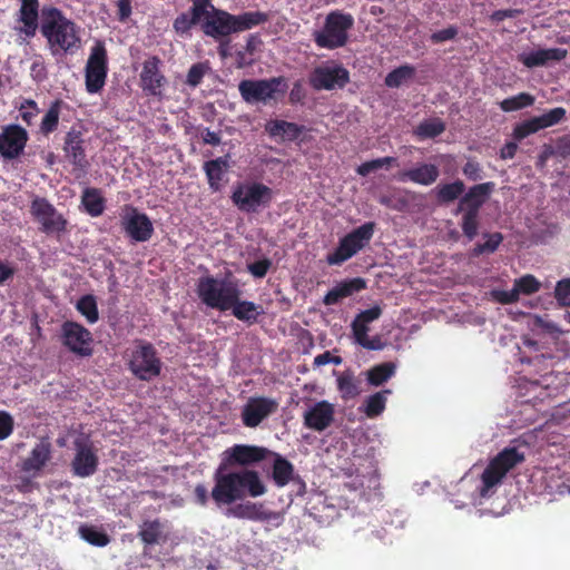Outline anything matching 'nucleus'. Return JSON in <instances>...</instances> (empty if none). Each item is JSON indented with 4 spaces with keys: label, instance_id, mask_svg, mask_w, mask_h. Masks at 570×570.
Instances as JSON below:
<instances>
[{
    "label": "nucleus",
    "instance_id": "nucleus-11",
    "mask_svg": "<svg viewBox=\"0 0 570 570\" xmlns=\"http://www.w3.org/2000/svg\"><path fill=\"white\" fill-rule=\"evenodd\" d=\"M107 73V49L102 40H97L90 48L85 67V85L87 92L90 95L98 94L106 83Z\"/></svg>",
    "mask_w": 570,
    "mask_h": 570
},
{
    "label": "nucleus",
    "instance_id": "nucleus-10",
    "mask_svg": "<svg viewBox=\"0 0 570 570\" xmlns=\"http://www.w3.org/2000/svg\"><path fill=\"white\" fill-rule=\"evenodd\" d=\"M307 80L311 88L316 91L343 89L350 82V71L343 63L328 60L314 67Z\"/></svg>",
    "mask_w": 570,
    "mask_h": 570
},
{
    "label": "nucleus",
    "instance_id": "nucleus-7",
    "mask_svg": "<svg viewBox=\"0 0 570 570\" xmlns=\"http://www.w3.org/2000/svg\"><path fill=\"white\" fill-rule=\"evenodd\" d=\"M375 229V223L368 222L353 228L340 239L338 246L326 256L330 266H341L352 258L358 250L365 248L371 242Z\"/></svg>",
    "mask_w": 570,
    "mask_h": 570
},
{
    "label": "nucleus",
    "instance_id": "nucleus-51",
    "mask_svg": "<svg viewBox=\"0 0 570 570\" xmlns=\"http://www.w3.org/2000/svg\"><path fill=\"white\" fill-rule=\"evenodd\" d=\"M18 110L21 121L28 126H32L35 124L40 112L37 101L32 99L21 102Z\"/></svg>",
    "mask_w": 570,
    "mask_h": 570
},
{
    "label": "nucleus",
    "instance_id": "nucleus-3",
    "mask_svg": "<svg viewBox=\"0 0 570 570\" xmlns=\"http://www.w3.org/2000/svg\"><path fill=\"white\" fill-rule=\"evenodd\" d=\"M39 29L53 55L59 51L72 55L80 48V27L55 6L41 8Z\"/></svg>",
    "mask_w": 570,
    "mask_h": 570
},
{
    "label": "nucleus",
    "instance_id": "nucleus-59",
    "mask_svg": "<svg viewBox=\"0 0 570 570\" xmlns=\"http://www.w3.org/2000/svg\"><path fill=\"white\" fill-rule=\"evenodd\" d=\"M519 296L520 295L518 293V289H515L514 287L509 291H505V289L494 291L495 299L499 303L504 304V305L518 302Z\"/></svg>",
    "mask_w": 570,
    "mask_h": 570
},
{
    "label": "nucleus",
    "instance_id": "nucleus-44",
    "mask_svg": "<svg viewBox=\"0 0 570 570\" xmlns=\"http://www.w3.org/2000/svg\"><path fill=\"white\" fill-rule=\"evenodd\" d=\"M395 373V365L392 362L381 363L367 372V381L373 386L384 384Z\"/></svg>",
    "mask_w": 570,
    "mask_h": 570
},
{
    "label": "nucleus",
    "instance_id": "nucleus-21",
    "mask_svg": "<svg viewBox=\"0 0 570 570\" xmlns=\"http://www.w3.org/2000/svg\"><path fill=\"white\" fill-rule=\"evenodd\" d=\"M76 455L72 460L73 474L79 478H88L98 470L99 458L92 445L83 440L75 442Z\"/></svg>",
    "mask_w": 570,
    "mask_h": 570
},
{
    "label": "nucleus",
    "instance_id": "nucleus-61",
    "mask_svg": "<svg viewBox=\"0 0 570 570\" xmlns=\"http://www.w3.org/2000/svg\"><path fill=\"white\" fill-rule=\"evenodd\" d=\"M462 171L464 176L472 181H478L482 178L481 167L479 163L468 161L464 164Z\"/></svg>",
    "mask_w": 570,
    "mask_h": 570
},
{
    "label": "nucleus",
    "instance_id": "nucleus-60",
    "mask_svg": "<svg viewBox=\"0 0 570 570\" xmlns=\"http://www.w3.org/2000/svg\"><path fill=\"white\" fill-rule=\"evenodd\" d=\"M553 151L556 156L561 157L563 159L570 157V137L563 136L558 139L554 144Z\"/></svg>",
    "mask_w": 570,
    "mask_h": 570
},
{
    "label": "nucleus",
    "instance_id": "nucleus-8",
    "mask_svg": "<svg viewBox=\"0 0 570 570\" xmlns=\"http://www.w3.org/2000/svg\"><path fill=\"white\" fill-rule=\"evenodd\" d=\"M128 370L142 381H150L161 374L163 362L158 357L154 345L147 341H139L131 351L128 360Z\"/></svg>",
    "mask_w": 570,
    "mask_h": 570
},
{
    "label": "nucleus",
    "instance_id": "nucleus-18",
    "mask_svg": "<svg viewBox=\"0 0 570 570\" xmlns=\"http://www.w3.org/2000/svg\"><path fill=\"white\" fill-rule=\"evenodd\" d=\"M163 60L159 57L151 56L142 62V70L140 72V88L146 96L161 99L164 97L163 90L167 83V78L163 70Z\"/></svg>",
    "mask_w": 570,
    "mask_h": 570
},
{
    "label": "nucleus",
    "instance_id": "nucleus-25",
    "mask_svg": "<svg viewBox=\"0 0 570 570\" xmlns=\"http://www.w3.org/2000/svg\"><path fill=\"white\" fill-rule=\"evenodd\" d=\"M63 151L68 163L73 167L81 170L88 167L89 163L86 158L85 141L81 131L72 128L66 134Z\"/></svg>",
    "mask_w": 570,
    "mask_h": 570
},
{
    "label": "nucleus",
    "instance_id": "nucleus-39",
    "mask_svg": "<svg viewBox=\"0 0 570 570\" xmlns=\"http://www.w3.org/2000/svg\"><path fill=\"white\" fill-rule=\"evenodd\" d=\"M336 389L345 400L356 397L362 392L360 380L351 371H345L336 377Z\"/></svg>",
    "mask_w": 570,
    "mask_h": 570
},
{
    "label": "nucleus",
    "instance_id": "nucleus-29",
    "mask_svg": "<svg viewBox=\"0 0 570 570\" xmlns=\"http://www.w3.org/2000/svg\"><path fill=\"white\" fill-rule=\"evenodd\" d=\"M568 56V50L564 48H550L539 49L529 53L519 56V60L527 68H534L547 65L549 61H561Z\"/></svg>",
    "mask_w": 570,
    "mask_h": 570
},
{
    "label": "nucleus",
    "instance_id": "nucleus-14",
    "mask_svg": "<svg viewBox=\"0 0 570 570\" xmlns=\"http://www.w3.org/2000/svg\"><path fill=\"white\" fill-rule=\"evenodd\" d=\"M381 313L382 311L379 306H373L370 309L358 312L351 324L355 343L365 350L381 351L385 347L384 342L381 341L379 335L373 337H368L367 335L370 331L367 324L377 320Z\"/></svg>",
    "mask_w": 570,
    "mask_h": 570
},
{
    "label": "nucleus",
    "instance_id": "nucleus-55",
    "mask_svg": "<svg viewBox=\"0 0 570 570\" xmlns=\"http://www.w3.org/2000/svg\"><path fill=\"white\" fill-rule=\"evenodd\" d=\"M554 297L559 305L570 306V278H566L557 283Z\"/></svg>",
    "mask_w": 570,
    "mask_h": 570
},
{
    "label": "nucleus",
    "instance_id": "nucleus-54",
    "mask_svg": "<svg viewBox=\"0 0 570 570\" xmlns=\"http://www.w3.org/2000/svg\"><path fill=\"white\" fill-rule=\"evenodd\" d=\"M513 287L519 294H532L540 291L541 284L533 275L528 274L515 281Z\"/></svg>",
    "mask_w": 570,
    "mask_h": 570
},
{
    "label": "nucleus",
    "instance_id": "nucleus-53",
    "mask_svg": "<svg viewBox=\"0 0 570 570\" xmlns=\"http://www.w3.org/2000/svg\"><path fill=\"white\" fill-rule=\"evenodd\" d=\"M567 117V110L563 107H556L550 109L548 112L537 117L539 119L542 128H548L551 126H554L562 120H564Z\"/></svg>",
    "mask_w": 570,
    "mask_h": 570
},
{
    "label": "nucleus",
    "instance_id": "nucleus-30",
    "mask_svg": "<svg viewBox=\"0 0 570 570\" xmlns=\"http://www.w3.org/2000/svg\"><path fill=\"white\" fill-rule=\"evenodd\" d=\"M265 131L272 138L295 141L305 131V126L287 120H267Z\"/></svg>",
    "mask_w": 570,
    "mask_h": 570
},
{
    "label": "nucleus",
    "instance_id": "nucleus-50",
    "mask_svg": "<svg viewBox=\"0 0 570 570\" xmlns=\"http://www.w3.org/2000/svg\"><path fill=\"white\" fill-rule=\"evenodd\" d=\"M397 159L394 157H384V158H377L371 161L362 163L356 167L357 175H361L363 177L368 176L371 173L383 168V167H390L392 165H396Z\"/></svg>",
    "mask_w": 570,
    "mask_h": 570
},
{
    "label": "nucleus",
    "instance_id": "nucleus-20",
    "mask_svg": "<svg viewBox=\"0 0 570 570\" xmlns=\"http://www.w3.org/2000/svg\"><path fill=\"white\" fill-rule=\"evenodd\" d=\"M276 400L267 396H252L242 410V422L246 428H256L262 421L277 411Z\"/></svg>",
    "mask_w": 570,
    "mask_h": 570
},
{
    "label": "nucleus",
    "instance_id": "nucleus-6",
    "mask_svg": "<svg viewBox=\"0 0 570 570\" xmlns=\"http://www.w3.org/2000/svg\"><path fill=\"white\" fill-rule=\"evenodd\" d=\"M525 460L524 453L518 448L509 446L492 458L485 466L482 475L480 495L487 498L494 487L501 483L507 473Z\"/></svg>",
    "mask_w": 570,
    "mask_h": 570
},
{
    "label": "nucleus",
    "instance_id": "nucleus-32",
    "mask_svg": "<svg viewBox=\"0 0 570 570\" xmlns=\"http://www.w3.org/2000/svg\"><path fill=\"white\" fill-rule=\"evenodd\" d=\"M51 459V444L48 442H39L32 449L29 458L22 462V470L24 472H38L46 462Z\"/></svg>",
    "mask_w": 570,
    "mask_h": 570
},
{
    "label": "nucleus",
    "instance_id": "nucleus-1",
    "mask_svg": "<svg viewBox=\"0 0 570 570\" xmlns=\"http://www.w3.org/2000/svg\"><path fill=\"white\" fill-rule=\"evenodd\" d=\"M190 1V9L176 16L173 21V30L178 37H191L193 28L200 23L204 35L222 42L232 35L250 30L268 20V16L261 11L234 16L216 8L212 0Z\"/></svg>",
    "mask_w": 570,
    "mask_h": 570
},
{
    "label": "nucleus",
    "instance_id": "nucleus-28",
    "mask_svg": "<svg viewBox=\"0 0 570 570\" xmlns=\"http://www.w3.org/2000/svg\"><path fill=\"white\" fill-rule=\"evenodd\" d=\"M495 189L494 183H484L480 185H473L468 191L460 198L458 210L473 209L480 210L484 205L491 193Z\"/></svg>",
    "mask_w": 570,
    "mask_h": 570
},
{
    "label": "nucleus",
    "instance_id": "nucleus-2",
    "mask_svg": "<svg viewBox=\"0 0 570 570\" xmlns=\"http://www.w3.org/2000/svg\"><path fill=\"white\" fill-rule=\"evenodd\" d=\"M228 469L218 464L214 472L210 498L216 505H230L243 501L246 497L258 498L266 493V487L257 471L250 469L228 471Z\"/></svg>",
    "mask_w": 570,
    "mask_h": 570
},
{
    "label": "nucleus",
    "instance_id": "nucleus-56",
    "mask_svg": "<svg viewBox=\"0 0 570 570\" xmlns=\"http://www.w3.org/2000/svg\"><path fill=\"white\" fill-rule=\"evenodd\" d=\"M13 428V416L6 411H0V440H7L12 434Z\"/></svg>",
    "mask_w": 570,
    "mask_h": 570
},
{
    "label": "nucleus",
    "instance_id": "nucleus-33",
    "mask_svg": "<svg viewBox=\"0 0 570 570\" xmlns=\"http://www.w3.org/2000/svg\"><path fill=\"white\" fill-rule=\"evenodd\" d=\"M229 156L218 157L203 165V169H205L208 179V185L213 190L216 191L219 189L223 175L229 169Z\"/></svg>",
    "mask_w": 570,
    "mask_h": 570
},
{
    "label": "nucleus",
    "instance_id": "nucleus-46",
    "mask_svg": "<svg viewBox=\"0 0 570 570\" xmlns=\"http://www.w3.org/2000/svg\"><path fill=\"white\" fill-rule=\"evenodd\" d=\"M77 311L81 313L89 324H95L99 320L98 304L95 295L86 294L77 302Z\"/></svg>",
    "mask_w": 570,
    "mask_h": 570
},
{
    "label": "nucleus",
    "instance_id": "nucleus-49",
    "mask_svg": "<svg viewBox=\"0 0 570 570\" xmlns=\"http://www.w3.org/2000/svg\"><path fill=\"white\" fill-rule=\"evenodd\" d=\"M542 128L537 117L523 120L513 127L512 137L514 140L522 141L528 136L540 131Z\"/></svg>",
    "mask_w": 570,
    "mask_h": 570
},
{
    "label": "nucleus",
    "instance_id": "nucleus-48",
    "mask_svg": "<svg viewBox=\"0 0 570 570\" xmlns=\"http://www.w3.org/2000/svg\"><path fill=\"white\" fill-rule=\"evenodd\" d=\"M534 97L528 92H521L517 96L504 99L500 102V108L504 112L517 111L525 107L532 106Z\"/></svg>",
    "mask_w": 570,
    "mask_h": 570
},
{
    "label": "nucleus",
    "instance_id": "nucleus-42",
    "mask_svg": "<svg viewBox=\"0 0 570 570\" xmlns=\"http://www.w3.org/2000/svg\"><path fill=\"white\" fill-rule=\"evenodd\" d=\"M445 130V124L443 120L439 118H433L429 120L421 121L415 130L414 134L420 139H434L441 134H443Z\"/></svg>",
    "mask_w": 570,
    "mask_h": 570
},
{
    "label": "nucleus",
    "instance_id": "nucleus-19",
    "mask_svg": "<svg viewBox=\"0 0 570 570\" xmlns=\"http://www.w3.org/2000/svg\"><path fill=\"white\" fill-rule=\"evenodd\" d=\"M29 141L28 131L17 124H10L1 128L0 156L12 160L18 158Z\"/></svg>",
    "mask_w": 570,
    "mask_h": 570
},
{
    "label": "nucleus",
    "instance_id": "nucleus-9",
    "mask_svg": "<svg viewBox=\"0 0 570 570\" xmlns=\"http://www.w3.org/2000/svg\"><path fill=\"white\" fill-rule=\"evenodd\" d=\"M286 89L287 85L284 77L243 79L238 83L242 99L249 104L274 100L277 94L284 95Z\"/></svg>",
    "mask_w": 570,
    "mask_h": 570
},
{
    "label": "nucleus",
    "instance_id": "nucleus-40",
    "mask_svg": "<svg viewBox=\"0 0 570 570\" xmlns=\"http://www.w3.org/2000/svg\"><path fill=\"white\" fill-rule=\"evenodd\" d=\"M78 533L83 541L97 547H105L110 542L109 535L94 524H80Z\"/></svg>",
    "mask_w": 570,
    "mask_h": 570
},
{
    "label": "nucleus",
    "instance_id": "nucleus-26",
    "mask_svg": "<svg viewBox=\"0 0 570 570\" xmlns=\"http://www.w3.org/2000/svg\"><path fill=\"white\" fill-rule=\"evenodd\" d=\"M440 176L438 165L432 163H419L416 166L401 170L397 179L402 183H413L420 186H432Z\"/></svg>",
    "mask_w": 570,
    "mask_h": 570
},
{
    "label": "nucleus",
    "instance_id": "nucleus-27",
    "mask_svg": "<svg viewBox=\"0 0 570 570\" xmlns=\"http://www.w3.org/2000/svg\"><path fill=\"white\" fill-rule=\"evenodd\" d=\"M367 283L363 277H353L336 283L335 286L327 291L323 298V303L326 306H332L346 298L354 293L365 291Z\"/></svg>",
    "mask_w": 570,
    "mask_h": 570
},
{
    "label": "nucleus",
    "instance_id": "nucleus-37",
    "mask_svg": "<svg viewBox=\"0 0 570 570\" xmlns=\"http://www.w3.org/2000/svg\"><path fill=\"white\" fill-rule=\"evenodd\" d=\"M272 455L274 456L272 474L273 480L277 487L283 488L292 480L295 469L293 468V464L289 461L284 459L278 453L272 452Z\"/></svg>",
    "mask_w": 570,
    "mask_h": 570
},
{
    "label": "nucleus",
    "instance_id": "nucleus-35",
    "mask_svg": "<svg viewBox=\"0 0 570 570\" xmlns=\"http://www.w3.org/2000/svg\"><path fill=\"white\" fill-rule=\"evenodd\" d=\"M81 205L91 217H99L105 210L106 200L97 187H86L81 196Z\"/></svg>",
    "mask_w": 570,
    "mask_h": 570
},
{
    "label": "nucleus",
    "instance_id": "nucleus-15",
    "mask_svg": "<svg viewBox=\"0 0 570 570\" xmlns=\"http://www.w3.org/2000/svg\"><path fill=\"white\" fill-rule=\"evenodd\" d=\"M121 227L136 243L148 242L154 233V226L148 215L131 205H126L124 208Z\"/></svg>",
    "mask_w": 570,
    "mask_h": 570
},
{
    "label": "nucleus",
    "instance_id": "nucleus-16",
    "mask_svg": "<svg viewBox=\"0 0 570 570\" xmlns=\"http://www.w3.org/2000/svg\"><path fill=\"white\" fill-rule=\"evenodd\" d=\"M61 340L63 346L76 355L90 356L92 354L91 333L77 322L66 321L62 323Z\"/></svg>",
    "mask_w": 570,
    "mask_h": 570
},
{
    "label": "nucleus",
    "instance_id": "nucleus-24",
    "mask_svg": "<svg viewBox=\"0 0 570 570\" xmlns=\"http://www.w3.org/2000/svg\"><path fill=\"white\" fill-rule=\"evenodd\" d=\"M334 420V406L326 400L318 401L304 413L305 428L323 432Z\"/></svg>",
    "mask_w": 570,
    "mask_h": 570
},
{
    "label": "nucleus",
    "instance_id": "nucleus-4",
    "mask_svg": "<svg viewBox=\"0 0 570 570\" xmlns=\"http://www.w3.org/2000/svg\"><path fill=\"white\" fill-rule=\"evenodd\" d=\"M196 292L203 304L219 312L229 311L232 304L240 296L238 282L232 273L222 278L213 275L199 277Z\"/></svg>",
    "mask_w": 570,
    "mask_h": 570
},
{
    "label": "nucleus",
    "instance_id": "nucleus-12",
    "mask_svg": "<svg viewBox=\"0 0 570 570\" xmlns=\"http://www.w3.org/2000/svg\"><path fill=\"white\" fill-rule=\"evenodd\" d=\"M272 199L273 189L259 183L238 185L232 195L233 203L243 212H255L261 206H267Z\"/></svg>",
    "mask_w": 570,
    "mask_h": 570
},
{
    "label": "nucleus",
    "instance_id": "nucleus-5",
    "mask_svg": "<svg viewBox=\"0 0 570 570\" xmlns=\"http://www.w3.org/2000/svg\"><path fill=\"white\" fill-rule=\"evenodd\" d=\"M354 26V18L341 10L331 11L321 30H314L312 39L318 48L335 50L346 46L348 31Z\"/></svg>",
    "mask_w": 570,
    "mask_h": 570
},
{
    "label": "nucleus",
    "instance_id": "nucleus-45",
    "mask_svg": "<svg viewBox=\"0 0 570 570\" xmlns=\"http://www.w3.org/2000/svg\"><path fill=\"white\" fill-rule=\"evenodd\" d=\"M456 213H462L461 228L463 235L468 238V240H473L479 230V213L480 210L473 209H462Z\"/></svg>",
    "mask_w": 570,
    "mask_h": 570
},
{
    "label": "nucleus",
    "instance_id": "nucleus-47",
    "mask_svg": "<svg viewBox=\"0 0 570 570\" xmlns=\"http://www.w3.org/2000/svg\"><path fill=\"white\" fill-rule=\"evenodd\" d=\"M483 236L487 238L485 242L478 243L472 249V256L474 257H479L483 254H492L503 242V235L500 232L485 233Z\"/></svg>",
    "mask_w": 570,
    "mask_h": 570
},
{
    "label": "nucleus",
    "instance_id": "nucleus-17",
    "mask_svg": "<svg viewBox=\"0 0 570 570\" xmlns=\"http://www.w3.org/2000/svg\"><path fill=\"white\" fill-rule=\"evenodd\" d=\"M271 455L266 448L253 444H235L222 454L219 464L227 468L247 466L258 463Z\"/></svg>",
    "mask_w": 570,
    "mask_h": 570
},
{
    "label": "nucleus",
    "instance_id": "nucleus-58",
    "mask_svg": "<svg viewBox=\"0 0 570 570\" xmlns=\"http://www.w3.org/2000/svg\"><path fill=\"white\" fill-rule=\"evenodd\" d=\"M459 33V30L455 26H450L445 29L439 30L431 36V40L433 43H440L448 40L454 39Z\"/></svg>",
    "mask_w": 570,
    "mask_h": 570
},
{
    "label": "nucleus",
    "instance_id": "nucleus-38",
    "mask_svg": "<svg viewBox=\"0 0 570 570\" xmlns=\"http://www.w3.org/2000/svg\"><path fill=\"white\" fill-rule=\"evenodd\" d=\"M465 185L458 179L450 184L438 185L435 188L436 200L441 205H448L459 199L464 193Z\"/></svg>",
    "mask_w": 570,
    "mask_h": 570
},
{
    "label": "nucleus",
    "instance_id": "nucleus-41",
    "mask_svg": "<svg viewBox=\"0 0 570 570\" xmlns=\"http://www.w3.org/2000/svg\"><path fill=\"white\" fill-rule=\"evenodd\" d=\"M416 69L414 66L405 63L393 69L385 78V85L390 88H399L415 77Z\"/></svg>",
    "mask_w": 570,
    "mask_h": 570
},
{
    "label": "nucleus",
    "instance_id": "nucleus-57",
    "mask_svg": "<svg viewBox=\"0 0 570 570\" xmlns=\"http://www.w3.org/2000/svg\"><path fill=\"white\" fill-rule=\"evenodd\" d=\"M272 266L273 263L268 258H263L247 265V271L250 272L254 277L263 278Z\"/></svg>",
    "mask_w": 570,
    "mask_h": 570
},
{
    "label": "nucleus",
    "instance_id": "nucleus-31",
    "mask_svg": "<svg viewBox=\"0 0 570 570\" xmlns=\"http://www.w3.org/2000/svg\"><path fill=\"white\" fill-rule=\"evenodd\" d=\"M139 539L145 544H159L167 540L166 524L161 520H147L141 523L138 533Z\"/></svg>",
    "mask_w": 570,
    "mask_h": 570
},
{
    "label": "nucleus",
    "instance_id": "nucleus-22",
    "mask_svg": "<svg viewBox=\"0 0 570 570\" xmlns=\"http://www.w3.org/2000/svg\"><path fill=\"white\" fill-rule=\"evenodd\" d=\"M19 10L17 12V21L21 23L17 31L27 38L36 37L39 23L40 1L39 0H18Z\"/></svg>",
    "mask_w": 570,
    "mask_h": 570
},
{
    "label": "nucleus",
    "instance_id": "nucleus-52",
    "mask_svg": "<svg viewBox=\"0 0 570 570\" xmlns=\"http://www.w3.org/2000/svg\"><path fill=\"white\" fill-rule=\"evenodd\" d=\"M210 70V67L208 62H195L191 65V67L188 70L186 83L191 87L196 88L204 76L208 73Z\"/></svg>",
    "mask_w": 570,
    "mask_h": 570
},
{
    "label": "nucleus",
    "instance_id": "nucleus-13",
    "mask_svg": "<svg viewBox=\"0 0 570 570\" xmlns=\"http://www.w3.org/2000/svg\"><path fill=\"white\" fill-rule=\"evenodd\" d=\"M30 212L45 234L60 235L66 232L67 219L48 199L36 197L31 203Z\"/></svg>",
    "mask_w": 570,
    "mask_h": 570
},
{
    "label": "nucleus",
    "instance_id": "nucleus-64",
    "mask_svg": "<svg viewBox=\"0 0 570 570\" xmlns=\"http://www.w3.org/2000/svg\"><path fill=\"white\" fill-rule=\"evenodd\" d=\"M118 17L120 21H126L131 14L130 0H118Z\"/></svg>",
    "mask_w": 570,
    "mask_h": 570
},
{
    "label": "nucleus",
    "instance_id": "nucleus-34",
    "mask_svg": "<svg viewBox=\"0 0 570 570\" xmlns=\"http://www.w3.org/2000/svg\"><path fill=\"white\" fill-rule=\"evenodd\" d=\"M233 315L249 325H253L257 322L258 316L263 314V308L261 305L255 304L250 301H240L239 297L236 298L235 303L232 304Z\"/></svg>",
    "mask_w": 570,
    "mask_h": 570
},
{
    "label": "nucleus",
    "instance_id": "nucleus-62",
    "mask_svg": "<svg viewBox=\"0 0 570 570\" xmlns=\"http://www.w3.org/2000/svg\"><path fill=\"white\" fill-rule=\"evenodd\" d=\"M195 502L199 505H206L209 502L208 490L205 484L198 483L194 489Z\"/></svg>",
    "mask_w": 570,
    "mask_h": 570
},
{
    "label": "nucleus",
    "instance_id": "nucleus-43",
    "mask_svg": "<svg viewBox=\"0 0 570 570\" xmlns=\"http://www.w3.org/2000/svg\"><path fill=\"white\" fill-rule=\"evenodd\" d=\"M391 394L390 390L376 392L364 402V413L368 417H377L385 411L387 395Z\"/></svg>",
    "mask_w": 570,
    "mask_h": 570
},
{
    "label": "nucleus",
    "instance_id": "nucleus-63",
    "mask_svg": "<svg viewBox=\"0 0 570 570\" xmlns=\"http://www.w3.org/2000/svg\"><path fill=\"white\" fill-rule=\"evenodd\" d=\"M519 13H520L519 10H513V9L498 10L495 12H492V14L490 16V19L492 21L500 22L507 18L518 17Z\"/></svg>",
    "mask_w": 570,
    "mask_h": 570
},
{
    "label": "nucleus",
    "instance_id": "nucleus-36",
    "mask_svg": "<svg viewBox=\"0 0 570 570\" xmlns=\"http://www.w3.org/2000/svg\"><path fill=\"white\" fill-rule=\"evenodd\" d=\"M62 105V100H53L45 112L39 125V132L42 136L47 137L58 129Z\"/></svg>",
    "mask_w": 570,
    "mask_h": 570
},
{
    "label": "nucleus",
    "instance_id": "nucleus-23",
    "mask_svg": "<svg viewBox=\"0 0 570 570\" xmlns=\"http://www.w3.org/2000/svg\"><path fill=\"white\" fill-rule=\"evenodd\" d=\"M228 517L255 522H268L277 518L276 512L267 510L263 502L243 501L232 507Z\"/></svg>",
    "mask_w": 570,
    "mask_h": 570
}]
</instances>
